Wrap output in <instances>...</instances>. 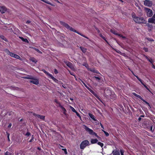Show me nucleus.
Instances as JSON below:
<instances>
[{
  "label": "nucleus",
  "instance_id": "nucleus-1",
  "mask_svg": "<svg viewBox=\"0 0 155 155\" xmlns=\"http://www.w3.org/2000/svg\"><path fill=\"white\" fill-rule=\"evenodd\" d=\"M60 24L65 27L66 28H67L68 29L70 30L71 31H73L75 32H76L77 34L80 35L81 36L86 38L87 39H88V38L85 35H83V34H82L81 33H79L78 31H77L76 30H75L73 28H72L70 26H69L68 24L62 21H60Z\"/></svg>",
  "mask_w": 155,
  "mask_h": 155
},
{
  "label": "nucleus",
  "instance_id": "nucleus-20",
  "mask_svg": "<svg viewBox=\"0 0 155 155\" xmlns=\"http://www.w3.org/2000/svg\"><path fill=\"white\" fill-rule=\"evenodd\" d=\"M89 90L93 94H94L95 97H97L98 96L97 94H96L92 90L91 88L89 89Z\"/></svg>",
  "mask_w": 155,
  "mask_h": 155
},
{
  "label": "nucleus",
  "instance_id": "nucleus-59",
  "mask_svg": "<svg viewBox=\"0 0 155 155\" xmlns=\"http://www.w3.org/2000/svg\"><path fill=\"white\" fill-rule=\"evenodd\" d=\"M152 67L155 69V66L152 64Z\"/></svg>",
  "mask_w": 155,
  "mask_h": 155
},
{
  "label": "nucleus",
  "instance_id": "nucleus-24",
  "mask_svg": "<svg viewBox=\"0 0 155 155\" xmlns=\"http://www.w3.org/2000/svg\"><path fill=\"white\" fill-rule=\"evenodd\" d=\"M33 77H32V76H28L27 77H24V78L25 79H33Z\"/></svg>",
  "mask_w": 155,
  "mask_h": 155
},
{
  "label": "nucleus",
  "instance_id": "nucleus-46",
  "mask_svg": "<svg viewBox=\"0 0 155 155\" xmlns=\"http://www.w3.org/2000/svg\"><path fill=\"white\" fill-rule=\"evenodd\" d=\"M94 78L97 80H99L100 79V78L98 77H94Z\"/></svg>",
  "mask_w": 155,
  "mask_h": 155
},
{
  "label": "nucleus",
  "instance_id": "nucleus-45",
  "mask_svg": "<svg viewBox=\"0 0 155 155\" xmlns=\"http://www.w3.org/2000/svg\"><path fill=\"white\" fill-rule=\"evenodd\" d=\"M143 50L146 51L147 52L148 51V48H143Z\"/></svg>",
  "mask_w": 155,
  "mask_h": 155
},
{
  "label": "nucleus",
  "instance_id": "nucleus-36",
  "mask_svg": "<svg viewBox=\"0 0 155 155\" xmlns=\"http://www.w3.org/2000/svg\"><path fill=\"white\" fill-rule=\"evenodd\" d=\"M120 152L121 155H124V151L123 150H120Z\"/></svg>",
  "mask_w": 155,
  "mask_h": 155
},
{
  "label": "nucleus",
  "instance_id": "nucleus-9",
  "mask_svg": "<svg viewBox=\"0 0 155 155\" xmlns=\"http://www.w3.org/2000/svg\"><path fill=\"white\" fill-rule=\"evenodd\" d=\"M144 4L145 5L148 7H151L152 5V2L150 0H146L145 1Z\"/></svg>",
  "mask_w": 155,
  "mask_h": 155
},
{
  "label": "nucleus",
  "instance_id": "nucleus-43",
  "mask_svg": "<svg viewBox=\"0 0 155 155\" xmlns=\"http://www.w3.org/2000/svg\"><path fill=\"white\" fill-rule=\"evenodd\" d=\"M54 72L55 74H57L58 73V71L56 69H54Z\"/></svg>",
  "mask_w": 155,
  "mask_h": 155
},
{
  "label": "nucleus",
  "instance_id": "nucleus-35",
  "mask_svg": "<svg viewBox=\"0 0 155 155\" xmlns=\"http://www.w3.org/2000/svg\"><path fill=\"white\" fill-rule=\"evenodd\" d=\"M12 154L11 153H9L7 151L5 153V155H12Z\"/></svg>",
  "mask_w": 155,
  "mask_h": 155
},
{
  "label": "nucleus",
  "instance_id": "nucleus-17",
  "mask_svg": "<svg viewBox=\"0 0 155 155\" xmlns=\"http://www.w3.org/2000/svg\"><path fill=\"white\" fill-rule=\"evenodd\" d=\"M98 140L97 139H92L91 142L92 144L96 143L98 142Z\"/></svg>",
  "mask_w": 155,
  "mask_h": 155
},
{
  "label": "nucleus",
  "instance_id": "nucleus-12",
  "mask_svg": "<svg viewBox=\"0 0 155 155\" xmlns=\"http://www.w3.org/2000/svg\"><path fill=\"white\" fill-rule=\"evenodd\" d=\"M111 32L114 34V35H118L119 36H120V37H121L125 39V37L124 36H123L121 35L120 34H118V33H117L116 31H115L114 30H111Z\"/></svg>",
  "mask_w": 155,
  "mask_h": 155
},
{
  "label": "nucleus",
  "instance_id": "nucleus-60",
  "mask_svg": "<svg viewBox=\"0 0 155 155\" xmlns=\"http://www.w3.org/2000/svg\"><path fill=\"white\" fill-rule=\"evenodd\" d=\"M101 127L102 128H103V129H104V127H103V125L101 124Z\"/></svg>",
  "mask_w": 155,
  "mask_h": 155
},
{
  "label": "nucleus",
  "instance_id": "nucleus-19",
  "mask_svg": "<svg viewBox=\"0 0 155 155\" xmlns=\"http://www.w3.org/2000/svg\"><path fill=\"white\" fill-rule=\"evenodd\" d=\"M30 60L35 63H36L38 61L34 58H30Z\"/></svg>",
  "mask_w": 155,
  "mask_h": 155
},
{
  "label": "nucleus",
  "instance_id": "nucleus-33",
  "mask_svg": "<svg viewBox=\"0 0 155 155\" xmlns=\"http://www.w3.org/2000/svg\"><path fill=\"white\" fill-rule=\"evenodd\" d=\"M142 100L143 102H144L146 104H147L149 106H150V104L148 102H147V101H146L145 100H144L143 99V100Z\"/></svg>",
  "mask_w": 155,
  "mask_h": 155
},
{
  "label": "nucleus",
  "instance_id": "nucleus-25",
  "mask_svg": "<svg viewBox=\"0 0 155 155\" xmlns=\"http://www.w3.org/2000/svg\"><path fill=\"white\" fill-rule=\"evenodd\" d=\"M80 48L81 50L84 53H85L86 51V49L84 47H81Z\"/></svg>",
  "mask_w": 155,
  "mask_h": 155
},
{
  "label": "nucleus",
  "instance_id": "nucleus-29",
  "mask_svg": "<svg viewBox=\"0 0 155 155\" xmlns=\"http://www.w3.org/2000/svg\"><path fill=\"white\" fill-rule=\"evenodd\" d=\"M97 144L101 146V147H102L104 146V144L100 142H99L97 143Z\"/></svg>",
  "mask_w": 155,
  "mask_h": 155
},
{
  "label": "nucleus",
  "instance_id": "nucleus-7",
  "mask_svg": "<svg viewBox=\"0 0 155 155\" xmlns=\"http://www.w3.org/2000/svg\"><path fill=\"white\" fill-rule=\"evenodd\" d=\"M132 73H133V74H134V75L137 78V79L145 87V88L147 90H148L150 92H151L150 91V90L143 83V81H142V80H141L137 76H136V75H135L134 74V73H133V72L132 71Z\"/></svg>",
  "mask_w": 155,
  "mask_h": 155
},
{
  "label": "nucleus",
  "instance_id": "nucleus-11",
  "mask_svg": "<svg viewBox=\"0 0 155 155\" xmlns=\"http://www.w3.org/2000/svg\"><path fill=\"white\" fill-rule=\"evenodd\" d=\"M6 10V8L4 6H0V12L2 13L5 12Z\"/></svg>",
  "mask_w": 155,
  "mask_h": 155
},
{
  "label": "nucleus",
  "instance_id": "nucleus-52",
  "mask_svg": "<svg viewBox=\"0 0 155 155\" xmlns=\"http://www.w3.org/2000/svg\"><path fill=\"white\" fill-rule=\"evenodd\" d=\"M12 125V124L11 123H10L9 124V125L8 126V128H10L11 127Z\"/></svg>",
  "mask_w": 155,
  "mask_h": 155
},
{
  "label": "nucleus",
  "instance_id": "nucleus-8",
  "mask_svg": "<svg viewBox=\"0 0 155 155\" xmlns=\"http://www.w3.org/2000/svg\"><path fill=\"white\" fill-rule=\"evenodd\" d=\"M33 79H31L32 80L30 81V82L36 85H38L39 84L38 80L36 78L33 77Z\"/></svg>",
  "mask_w": 155,
  "mask_h": 155
},
{
  "label": "nucleus",
  "instance_id": "nucleus-51",
  "mask_svg": "<svg viewBox=\"0 0 155 155\" xmlns=\"http://www.w3.org/2000/svg\"><path fill=\"white\" fill-rule=\"evenodd\" d=\"M78 80H80L83 83V84H84V86H85L86 84L82 81L80 79H78Z\"/></svg>",
  "mask_w": 155,
  "mask_h": 155
},
{
  "label": "nucleus",
  "instance_id": "nucleus-21",
  "mask_svg": "<svg viewBox=\"0 0 155 155\" xmlns=\"http://www.w3.org/2000/svg\"><path fill=\"white\" fill-rule=\"evenodd\" d=\"M19 38L23 41L28 43L29 42L28 40L26 38H24L23 37H20Z\"/></svg>",
  "mask_w": 155,
  "mask_h": 155
},
{
  "label": "nucleus",
  "instance_id": "nucleus-48",
  "mask_svg": "<svg viewBox=\"0 0 155 155\" xmlns=\"http://www.w3.org/2000/svg\"><path fill=\"white\" fill-rule=\"evenodd\" d=\"M148 61L152 64L153 61V60L151 59H148Z\"/></svg>",
  "mask_w": 155,
  "mask_h": 155
},
{
  "label": "nucleus",
  "instance_id": "nucleus-57",
  "mask_svg": "<svg viewBox=\"0 0 155 155\" xmlns=\"http://www.w3.org/2000/svg\"><path fill=\"white\" fill-rule=\"evenodd\" d=\"M88 90L90 89L88 87H87V85L86 84L85 86H84Z\"/></svg>",
  "mask_w": 155,
  "mask_h": 155
},
{
  "label": "nucleus",
  "instance_id": "nucleus-26",
  "mask_svg": "<svg viewBox=\"0 0 155 155\" xmlns=\"http://www.w3.org/2000/svg\"><path fill=\"white\" fill-rule=\"evenodd\" d=\"M32 48L34 49L36 51H37L39 53H40V54H42V52L40 51L39 49H38L37 48Z\"/></svg>",
  "mask_w": 155,
  "mask_h": 155
},
{
  "label": "nucleus",
  "instance_id": "nucleus-53",
  "mask_svg": "<svg viewBox=\"0 0 155 155\" xmlns=\"http://www.w3.org/2000/svg\"><path fill=\"white\" fill-rule=\"evenodd\" d=\"M71 65V63H68V64H67V65L69 67H70V65Z\"/></svg>",
  "mask_w": 155,
  "mask_h": 155
},
{
  "label": "nucleus",
  "instance_id": "nucleus-54",
  "mask_svg": "<svg viewBox=\"0 0 155 155\" xmlns=\"http://www.w3.org/2000/svg\"><path fill=\"white\" fill-rule=\"evenodd\" d=\"M95 73H99V71H97V70H95V72H94Z\"/></svg>",
  "mask_w": 155,
  "mask_h": 155
},
{
  "label": "nucleus",
  "instance_id": "nucleus-44",
  "mask_svg": "<svg viewBox=\"0 0 155 155\" xmlns=\"http://www.w3.org/2000/svg\"><path fill=\"white\" fill-rule=\"evenodd\" d=\"M150 130L152 132H153V126H150Z\"/></svg>",
  "mask_w": 155,
  "mask_h": 155
},
{
  "label": "nucleus",
  "instance_id": "nucleus-47",
  "mask_svg": "<svg viewBox=\"0 0 155 155\" xmlns=\"http://www.w3.org/2000/svg\"><path fill=\"white\" fill-rule=\"evenodd\" d=\"M147 25L148 26V27H150V28H151L152 27V26L151 25H150V24H149L148 23L147 24Z\"/></svg>",
  "mask_w": 155,
  "mask_h": 155
},
{
  "label": "nucleus",
  "instance_id": "nucleus-27",
  "mask_svg": "<svg viewBox=\"0 0 155 155\" xmlns=\"http://www.w3.org/2000/svg\"><path fill=\"white\" fill-rule=\"evenodd\" d=\"M83 65L85 66L88 70L89 69V66L86 63H84L83 64Z\"/></svg>",
  "mask_w": 155,
  "mask_h": 155
},
{
  "label": "nucleus",
  "instance_id": "nucleus-10",
  "mask_svg": "<svg viewBox=\"0 0 155 155\" xmlns=\"http://www.w3.org/2000/svg\"><path fill=\"white\" fill-rule=\"evenodd\" d=\"M33 115L36 117L38 119H40L42 120L45 119V116H44L37 114L35 113H33Z\"/></svg>",
  "mask_w": 155,
  "mask_h": 155
},
{
  "label": "nucleus",
  "instance_id": "nucleus-34",
  "mask_svg": "<svg viewBox=\"0 0 155 155\" xmlns=\"http://www.w3.org/2000/svg\"><path fill=\"white\" fill-rule=\"evenodd\" d=\"M34 135H32V137H31V139L29 140V142H31L32 141H33L34 140Z\"/></svg>",
  "mask_w": 155,
  "mask_h": 155
},
{
  "label": "nucleus",
  "instance_id": "nucleus-15",
  "mask_svg": "<svg viewBox=\"0 0 155 155\" xmlns=\"http://www.w3.org/2000/svg\"><path fill=\"white\" fill-rule=\"evenodd\" d=\"M88 115L91 118L92 120H93L94 121H96L97 120L95 119V117L94 115L90 113H89Z\"/></svg>",
  "mask_w": 155,
  "mask_h": 155
},
{
  "label": "nucleus",
  "instance_id": "nucleus-3",
  "mask_svg": "<svg viewBox=\"0 0 155 155\" xmlns=\"http://www.w3.org/2000/svg\"><path fill=\"white\" fill-rule=\"evenodd\" d=\"M5 52L11 56L14 57L17 59H18L20 60H22V59L19 55L14 53L10 52L8 49H6L5 50Z\"/></svg>",
  "mask_w": 155,
  "mask_h": 155
},
{
  "label": "nucleus",
  "instance_id": "nucleus-42",
  "mask_svg": "<svg viewBox=\"0 0 155 155\" xmlns=\"http://www.w3.org/2000/svg\"><path fill=\"white\" fill-rule=\"evenodd\" d=\"M1 38H2L3 40H4L5 41H7V39L5 38H4L3 36H1Z\"/></svg>",
  "mask_w": 155,
  "mask_h": 155
},
{
  "label": "nucleus",
  "instance_id": "nucleus-4",
  "mask_svg": "<svg viewBox=\"0 0 155 155\" xmlns=\"http://www.w3.org/2000/svg\"><path fill=\"white\" fill-rule=\"evenodd\" d=\"M83 126L84 127V128L85 129V130L88 132L90 134L94 135L96 137H98V136L97 135V134L94 132L92 129L87 127L86 125H83Z\"/></svg>",
  "mask_w": 155,
  "mask_h": 155
},
{
  "label": "nucleus",
  "instance_id": "nucleus-55",
  "mask_svg": "<svg viewBox=\"0 0 155 155\" xmlns=\"http://www.w3.org/2000/svg\"><path fill=\"white\" fill-rule=\"evenodd\" d=\"M110 91V90H107L105 91V94H107V91Z\"/></svg>",
  "mask_w": 155,
  "mask_h": 155
},
{
  "label": "nucleus",
  "instance_id": "nucleus-5",
  "mask_svg": "<svg viewBox=\"0 0 155 155\" xmlns=\"http://www.w3.org/2000/svg\"><path fill=\"white\" fill-rule=\"evenodd\" d=\"M89 142L87 140H85L82 141L80 145V148L81 149H84L87 146L89 145Z\"/></svg>",
  "mask_w": 155,
  "mask_h": 155
},
{
  "label": "nucleus",
  "instance_id": "nucleus-62",
  "mask_svg": "<svg viewBox=\"0 0 155 155\" xmlns=\"http://www.w3.org/2000/svg\"><path fill=\"white\" fill-rule=\"evenodd\" d=\"M55 1L57 2L58 3H60V2L58 0H57V1Z\"/></svg>",
  "mask_w": 155,
  "mask_h": 155
},
{
  "label": "nucleus",
  "instance_id": "nucleus-38",
  "mask_svg": "<svg viewBox=\"0 0 155 155\" xmlns=\"http://www.w3.org/2000/svg\"><path fill=\"white\" fill-rule=\"evenodd\" d=\"M62 150L64 151V153L65 154H67V149H66L63 148V149H62Z\"/></svg>",
  "mask_w": 155,
  "mask_h": 155
},
{
  "label": "nucleus",
  "instance_id": "nucleus-40",
  "mask_svg": "<svg viewBox=\"0 0 155 155\" xmlns=\"http://www.w3.org/2000/svg\"><path fill=\"white\" fill-rule=\"evenodd\" d=\"M76 113V115H77L78 116V117H79L80 118V119H81V117L80 116V114H79L78 112H77L76 111V112H75Z\"/></svg>",
  "mask_w": 155,
  "mask_h": 155
},
{
  "label": "nucleus",
  "instance_id": "nucleus-13",
  "mask_svg": "<svg viewBox=\"0 0 155 155\" xmlns=\"http://www.w3.org/2000/svg\"><path fill=\"white\" fill-rule=\"evenodd\" d=\"M112 153L113 155H120V153L119 150H115L113 151Z\"/></svg>",
  "mask_w": 155,
  "mask_h": 155
},
{
  "label": "nucleus",
  "instance_id": "nucleus-23",
  "mask_svg": "<svg viewBox=\"0 0 155 155\" xmlns=\"http://www.w3.org/2000/svg\"><path fill=\"white\" fill-rule=\"evenodd\" d=\"M42 71L47 75L48 76L50 77H51V75H52L47 71H46L45 70H43Z\"/></svg>",
  "mask_w": 155,
  "mask_h": 155
},
{
  "label": "nucleus",
  "instance_id": "nucleus-41",
  "mask_svg": "<svg viewBox=\"0 0 155 155\" xmlns=\"http://www.w3.org/2000/svg\"><path fill=\"white\" fill-rule=\"evenodd\" d=\"M57 104H58L57 106H58L60 107L61 108V107H63L61 105V104L59 102L58 103H57Z\"/></svg>",
  "mask_w": 155,
  "mask_h": 155
},
{
  "label": "nucleus",
  "instance_id": "nucleus-64",
  "mask_svg": "<svg viewBox=\"0 0 155 155\" xmlns=\"http://www.w3.org/2000/svg\"><path fill=\"white\" fill-rule=\"evenodd\" d=\"M153 17L155 19V14L153 15Z\"/></svg>",
  "mask_w": 155,
  "mask_h": 155
},
{
  "label": "nucleus",
  "instance_id": "nucleus-37",
  "mask_svg": "<svg viewBox=\"0 0 155 155\" xmlns=\"http://www.w3.org/2000/svg\"><path fill=\"white\" fill-rule=\"evenodd\" d=\"M88 70H89L92 72H95V70L94 69V68H92V69H91V68H89V69H88Z\"/></svg>",
  "mask_w": 155,
  "mask_h": 155
},
{
  "label": "nucleus",
  "instance_id": "nucleus-28",
  "mask_svg": "<svg viewBox=\"0 0 155 155\" xmlns=\"http://www.w3.org/2000/svg\"><path fill=\"white\" fill-rule=\"evenodd\" d=\"M70 109L71 110L74 112H76V110H75L74 109V107H72V106H70Z\"/></svg>",
  "mask_w": 155,
  "mask_h": 155
},
{
  "label": "nucleus",
  "instance_id": "nucleus-63",
  "mask_svg": "<svg viewBox=\"0 0 155 155\" xmlns=\"http://www.w3.org/2000/svg\"><path fill=\"white\" fill-rule=\"evenodd\" d=\"M141 118L140 117L138 118V120L140 121L141 120Z\"/></svg>",
  "mask_w": 155,
  "mask_h": 155
},
{
  "label": "nucleus",
  "instance_id": "nucleus-6",
  "mask_svg": "<svg viewBox=\"0 0 155 155\" xmlns=\"http://www.w3.org/2000/svg\"><path fill=\"white\" fill-rule=\"evenodd\" d=\"M147 16L150 17L153 15V12L151 9L148 8H145Z\"/></svg>",
  "mask_w": 155,
  "mask_h": 155
},
{
  "label": "nucleus",
  "instance_id": "nucleus-31",
  "mask_svg": "<svg viewBox=\"0 0 155 155\" xmlns=\"http://www.w3.org/2000/svg\"><path fill=\"white\" fill-rule=\"evenodd\" d=\"M6 133L7 135L8 140V141H10V138H9L10 134L8 133L7 132H6Z\"/></svg>",
  "mask_w": 155,
  "mask_h": 155
},
{
  "label": "nucleus",
  "instance_id": "nucleus-2",
  "mask_svg": "<svg viewBox=\"0 0 155 155\" xmlns=\"http://www.w3.org/2000/svg\"><path fill=\"white\" fill-rule=\"evenodd\" d=\"M132 17L133 18L134 20L136 23H145L146 22L143 18L137 17L134 14H132Z\"/></svg>",
  "mask_w": 155,
  "mask_h": 155
},
{
  "label": "nucleus",
  "instance_id": "nucleus-58",
  "mask_svg": "<svg viewBox=\"0 0 155 155\" xmlns=\"http://www.w3.org/2000/svg\"><path fill=\"white\" fill-rule=\"evenodd\" d=\"M88 90L90 89L88 87H87V85L86 84L85 86H84Z\"/></svg>",
  "mask_w": 155,
  "mask_h": 155
},
{
  "label": "nucleus",
  "instance_id": "nucleus-50",
  "mask_svg": "<svg viewBox=\"0 0 155 155\" xmlns=\"http://www.w3.org/2000/svg\"><path fill=\"white\" fill-rule=\"evenodd\" d=\"M70 72V74L71 75H73L75 77V78H76V77L75 76V75H74V73H73V72Z\"/></svg>",
  "mask_w": 155,
  "mask_h": 155
},
{
  "label": "nucleus",
  "instance_id": "nucleus-22",
  "mask_svg": "<svg viewBox=\"0 0 155 155\" xmlns=\"http://www.w3.org/2000/svg\"><path fill=\"white\" fill-rule=\"evenodd\" d=\"M61 109L62 110L63 114L65 115H66V112H67V111L63 107H61Z\"/></svg>",
  "mask_w": 155,
  "mask_h": 155
},
{
  "label": "nucleus",
  "instance_id": "nucleus-61",
  "mask_svg": "<svg viewBox=\"0 0 155 155\" xmlns=\"http://www.w3.org/2000/svg\"><path fill=\"white\" fill-rule=\"evenodd\" d=\"M62 86L64 88H66V87L65 86H64L63 85H62Z\"/></svg>",
  "mask_w": 155,
  "mask_h": 155
},
{
  "label": "nucleus",
  "instance_id": "nucleus-39",
  "mask_svg": "<svg viewBox=\"0 0 155 155\" xmlns=\"http://www.w3.org/2000/svg\"><path fill=\"white\" fill-rule=\"evenodd\" d=\"M31 135V133L27 131L26 134H25V135L27 136H29Z\"/></svg>",
  "mask_w": 155,
  "mask_h": 155
},
{
  "label": "nucleus",
  "instance_id": "nucleus-18",
  "mask_svg": "<svg viewBox=\"0 0 155 155\" xmlns=\"http://www.w3.org/2000/svg\"><path fill=\"white\" fill-rule=\"evenodd\" d=\"M133 94L135 97L139 98L140 99L142 100H143V98L142 97H141L140 95H138L136 94L135 93H133Z\"/></svg>",
  "mask_w": 155,
  "mask_h": 155
},
{
  "label": "nucleus",
  "instance_id": "nucleus-16",
  "mask_svg": "<svg viewBox=\"0 0 155 155\" xmlns=\"http://www.w3.org/2000/svg\"><path fill=\"white\" fill-rule=\"evenodd\" d=\"M51 79H52L56 83H59L60 81H59L58 80L56 79V78H54L53 76H52V75H51V77H50Z\"/></svg>",
  "mask_w": 155,
  "mask_h": 155
},
{
  "label": "nucleus",
  "instance_id": "nucleus-32",
  "mask_svg": "<svg viewBox=\"0 0 155 155\" xmlns=\"http://www.w3.org/2000/svg\"><path fill=\"white\" fill-rule=\"evenodd\" d=\"M102 131L105 134L106 136L107 137L109 135V134L107 132H106L104 130H102Z\"/></svg>",
  "mask_w": 155,
  "mask_h": 155
},
{
  "label": "nucleus",
  "instance_id": "nucleus-30",
  "mask_svg": "<svg viewBox=\"0 0 155 155\" xmlns=\"http://www.w3.org/2000/svg\"><path fill=\"white\" fill-rule=\"evenodd\" d=\"M100 36L107 43H108V42L107 41V40H106V38L104 37L101 34L100 35Z\"/></svg>",
  "mask_w": 155,
  "mask_h": 155
},
{
  "label": "nucleus",
  "instance_id": "nucleus-14",
  "mask_svg": "<svg viewBox=\"0 0 155 155\" xmlns=\"http://www.w3.org/2000/svg\"><path fill=\"white\" fill-rule=\"evenodd\" d=\"M148 22L149 23L155 24V19L153 17L149 18L148 20Z\"/></svg>",
  "mask_w": 155,
  "mask_h": 155
},
{
  "label": "nucleus",
  "instance_id": "nucleus-49",
  "mask_svg": "<svg viewBox=\"0 0 155 155\" xmlns=\"http://www.w3.org/2000/svg\"><path fill=\"white\" fill-rule=\"evenodd\" d=\"M54 102L57 104L59 102L57 99H55L54 100Z\"/></svg>",
  "mask_w": 155,
  "mask_h": 155
},
{
  "label": "nucleus",
  "instance_id": "nucleus-56",
  "mask_svg": "<svg viewBox=\"0 0 155 155\" xmlns=\"http://www.w3.org/2000/svg\"><path fill=\"white\" fill-rule=\"evenodd\" d=\"M30 22H31V21H26V23H27V24L29 23H30Z\"/></svg>",
  "mask_w": 155,
  "mask_h": 155
}]
</instances>
